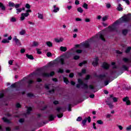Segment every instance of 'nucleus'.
<instances>
[{"instance_id":"09e8293b","label":"nucleus","mask_w":131,"mask_h":131,"mask_svg":"<svg viewBox=\"0 0 131 131\" xmlns=\"http://www.w3.org/2000/svg\"><path fill=\"white\" fill-rule=\"evenodd\" d=\"M45 88L49 90V89H50V88H51V85H48V84H45Z\"/></svg>"},{"instance_id":"8fccbe9b","label":"nucleus","mask_w":131,"mask_h":131,"mask_svg":"<svg viewBox=\"0 0 131 131\" xmlns=\"http://www.w3.org/2000/svg\"><path fill=\"white\" fill-rule=\"evenodd\" d=\"M58 72V73H63V72H64V70L63 69H59Z\"/></svg>"},{"instance_id":"e433bc0d","label":"nucleus","mask_w":131,"mask_h":131,"mask_svg":"<svg viewBox=\"0 0 131 131\" xmlns=\"http://www.w3.org/2000/svg\"><path fill=\"white\" fill-rule=\"evenodd\" d=\"M4 122H7V123H9L10 122V121L7 119V118H3Z\"/></svg>"},{"instance_id":"5fc2aeb1","label":"nucleus","mask_w":131,"mask_h":131,"mask_svg":"<svg viewBox=\"0 0 131 131\" xmlns=\"http://www.w3.org/2000/svg\"><path fill=\"white\" fill-rule=\"evenodd\" d=\"M28 97H29V98H31L32 97H33V94H31V93H28L27 95Z\"/></svg>"},{"instance_id":"37998d69","label":"nucleus","mask_w":131,"mask_h":131,"mask_svg":"<svg viewBox=\"0 0 131 131\" xmlns=\"http://www.w3.org/2000/svg\"><path fill=\"white\" fill-rule=\"evenodd\" d=\"M62 108L61 107H57V108H56V111H57V112H58V113H59V112H60V111H62Z\"/></svg>"},{"instance_id":"c85d7f7f","label":"nucleus","mask_w":131,"mask_h":131,"mask_svg":"<svg viewBox=\"0 0 131 131\" xmlns=\"http://www.w3.org/2000/svg\"><path fill=\"white\" fill-rule=\"evenodd\" d=\"M77 11L78 12H79V13H81L83 12V10L82 9V8H81V7L78 8Z\"/></svg>"},{"instance_id":"20e7f679","label":"nucleus","mask_w":131,"mask_h":131,"mask_svg":"<svg viewBox=\"0 0 131 131\" xmlns=\"http://www.w3.org/2000/svg\"><path fill=\"white\" fill-rule=\"evenodd\" d=\"M58 63H60L61 65H64V58H63V57L60 56V57L56 58L55 61L52 62H50L49 65L51 66V65H53V64H58Z\"/></svg>"},{"instance_id":"5701e85b","label":"nucleus","mask_w":131,"mask_h":131,"mask_svg":"<svg viewBox=\"0 0 131 131\" xmlns=\"http://www.w3.org/2000/svg\"><path fill=\"white\" fill-rule=\"evenodd\" d=\"M46 45L49 47H53V43H52L51 41L46 42Z\"/></svg>"},{"instance_id":"0e129e2a","label":"nucleus","mask_w":131,"mask_h":131,"mask_svg":"<svg viewBox=\"0 0 131 131\" xmlns=\"http://www.w3.org/2000/svg\"><path fill=\"white\" fill-rule=\"evenodd\" d=\"M93 128L94 129H97V127H96V123H93Z\"/></svg>"},{"instance_id":"39448f33","label":"nucleus","mask_w":131,"mask_h":131,"mask_svg":"<svg viewBox=\"0 0 131 131\" xmlns=\"http://www.w3.org/2000/svg\"><path fill=\"white\" fill-rule=\"evenodd\" d=\"M78 82H79V83L77 84V88H78V89H79V88H80V85H82L83 89L88 90L89 86H88V84H86V83H84L83 81H82V80H81V79H78Z\"/></svg>"},{"instance_id":"c756f323","label":"nucleus","mask_w":131,"mask_h":131,"mask_svg":"<svg viewBox=\"0 0 131 131\" xmlns=\"http://www.w3.org/2000/svg\"><path fill=\"white\" fill-rule=\"evenodd\" d=\"M38 18L42 20L43 19V15L42 14L38 13Z\"/></svg>"},{"instance_id":"4be33fe9","label":"nucleus","mask_w":131,"mask_h":131,"mask_svg":"<svg viewBox=\"0 0 131 131\" xmlns=\"http://www.w3.org/2000/svg\"><path fill=\"white\" fill-rule=\"evenodd\" d=\"M60 51H61V52H66V51H67V48L64 47H61Z\"/></svg>"},{"instance_id":"423d86ee","label":"nucleus","mask_w":131,"mask_h":131,"mask_svg":"<svg viewBox=\"0 0 131 131\" xmlns=\"http://www.w3.org/2000/svg\"><path fill=\"white\" fill-rule=\"evenodd\" d=\"M55 74L54 72H51L50 74L47 73H43L41 74L40 75V76H42V77H49V76H53Z\"/></svg>"},{"instance_id":"cd10ccee","label":"nucleus","mask_w":131,"mask_h":131,"mask_svg":"<svg viewBox=\"0 0 131 131\" xmlns=\"http://www.w3.org/2000/svg\"><path fill=\"white\" fill-rule=\"evenodd\" d=\"M18 84H19L18 82L15 83L14 84H12L11 85V88H16L17 86V85H18Z\"/></svg>"},{"instance_id":"58836bf2","label":"nucleus","mask_w":131,"mask_h":131,"mask_svg":"<svg viewBox=\"0 0 131 131\" xmlns=\"http://www.w3.org/2000/svg\"><path fill=\"white\" fill-rule=\"evenodd\" d=\"M126 130H127V131L131 130V125H130L126 127Z\"/></svg>"},{"instance_id":"e2e57ef3","label":"nucleus","mask_w":131,"mask_h":131,"mask_svg":"<svg viewBox=\"0 0 131 131\" xmlns=\"http://www.w3.org/2000/svg\"><path fill=\"white\" fill-rule=\"evenodd\" d=\"M20 107H21V104L19 103H16V107L20 108Z\"/></svg>"},{"instance_id":"2eb2a0df","label":"nucleus","mask_w":131,"mask_h":131,"mask_svg":"<svg viewBox=\"0 0 131 131\" xmlns=\"http://www.w3.org/2000/svg\"><path fill=\"white\" fill-rule=\"evenodd\" d=\"M123 61L125 63H129L130 62V59H128L127 58L124 57V58H123Z\"/></svg>"},{"instance_id":"774afa93","label":"nucleus","mask_w":131,"mask_h":131,"mask_svg":"<svg viewBox=\"0 0 131 131\" xmlns=\"http://www.w3.org/2000/svg\"><path fill=\"white\" fill-rule=\"evenodd\" d=\"M81 119H82L81 117H79L77 119V121H81Z\"/></svg>"},{"instance_id":"7ed1b4c3","label":"nucleus","mask_w":131,"mask_h":131,"mask_svg":"<svg viewBox=\"0 0 131 131\" xmlns=\"http://www.w3.org/2000/svg\"><path fill=\"white\" fill-rule=\"evenodd\" d=\"M25 7L26 9H28V10L26 11V13H21V16L20 17V21H24L26 17H28L30 15L29 13H31L32 12L31 10L29 9H30V5H29V4H26Z\"/></svg>"},{"instance_id":"864d4df0","label":"nucleus","mask_w":131,"mask_h":131,"mask_svg":"<svg viewBox=\"0 0 131 131\" xmlns=\"http://www.w3.org/2000/svg\"><path fill=\"white\" fill-rule=\"evenodd\" d=\"M76 52V53H77V54H81V53L82 52V50H77Z\"/></svg>"},{"instance_id":"9d476101","label":"nucleus","mask_w":131,"mask_h":131,"mask_svg":"<svg viewBox=\"0 0 131 131\" xmlns=\"http://www.w3.org/2000/svg\"><path fill=\"white\" fill-rule=\"evenodd\" d=\"M88 121V122H91V117H88V118H85L84 120L82 121V124L83 125H85V123H86V121Z\"/></svg>"},{"instance_id":"2f4dec72","label":"nucleus","mask_w":131,"mask_h":131,"mask_svg":"<svg viewBox=\"0 0 131 131\" xmlns=\"http://www.w3.org/2000/svg\"><path fill=\"white\" fill-rule=\"evenodd\" d=\"M32 110V108L31 107H28V110L27 112V114H29L30 113V112Z\"/></svg>"},{"instance_id":"7c9ffc66","label":"nucleus","mask_w":131,"mask_h":131,"mask_svg":"<svg viewBox=\"0 0 131 131\" xmlns=\"http://www.w3.org/2000/svg\"><path fill=\"white\" fill-rule=\"evenodd\" d=\"M16 21H17V19L14 17L10 18V22H16Z\"/></svg>"},{"instance_id":"79ce46f5","label":"nucleus","mask_w":131,"mask_h":131,"mask_svg":"<svg viewBox=\"0 0 131 131\" xmlns=\"http://www.w3.org/2000/svg\"><path fill=\"white\" fill-rule=\"evenodd\" d=\"M9 7H15V4L13 2H9Z\"/></svg>"},{"instance_id":"c03bdc74","label":"nucleus","mask_w":131,"mask_h":131,"mask_svg":"<svg viewBox=\"0 0 131 131\" xmlns=\"http://www.w3.org/2000/svg\"><path fill=\"white\" fill-rule=\"evenodd\" d=\"M130 50H131V47H129L127 48V49L126 50L125 52L126 53H129V52H130Z\"/></svg>"},{"instance_id":"69168bd1","label":"nucleus","mask_w":131,"mask_h":131,"mask_svg":"<svg viewBox=\"0 0 131 131\" xmlns=\"http://www.w3.org/2000/svg\"><path fill=\"white\" fill-rule=\"evenodd\" d=\"M37 53L39 55H40V54H41V51H40V50H39V49H37Z\"/></svg>"},{"instance_id":"9b49d317","label":"nucleus","mask_w":131,"mask_h":131,"mask_svg":"<svg viewBox=\"0 0 131 131\" xmlns=\"http://www.w3.org/2000/svg\"><path fill=\"white\" fill-rule=\"evenodd\" d=\"M60 9L59 8V7H57L56 5H54L53 7V11L52 12L53 13H58V12H59Z\"/></svg>"},{"instance_id":"a211bd4d","label":"nucleus","mask_w":131,"mask_h":131,"mask_svg":"<svg viewBox=\"0 0 131 131\" xmlns=\"http://www.w3.org/2000/svg\"><path fill=\"white\" fill-rule=\"evenodd\" d=\"M26 57L28 58V59H30V60H33L34 59L32 55H29L28 54H26Z\"/></svg>"},{"instance_id":"49530a36","label":"nucleus","mask_w":131,"mask_h":131,"mask_svg":"<svg viewBox=\"0 0 131 131\" xmlns=\"http://www.w3.org/2000/svg\"><path fill=\"white\" fill-rule=\"evenodd\" d=\"M14 7L16 9H19V8H20V4H14Z\"/></svg>"},{"instance_id":"dca6fc26","label":"nucleus","mask_w":131,"mask_h":131,"mask_svg":"<svg viewBox=\"0 0 131 131\" xmlns=\"http://www.w3.org/2000/svg\"><path fill=\"white\" fill-rule=\"evenodd\" d=\"M106 105H108L109 108H110L111 109H112V108H114V105H113L111 102H107L106 103Z\"/></svg>"},{"instance_id":"b1692460","label":"nucleus","mask_w":131,"mask_h":131,"mask_svg":"<svg viewBox=\"0 0 131 131\" xmlns=\"http://www.w3.org/2000/svg\"><path fill=\"white\" fill-rule=\"evenodd\" d=\"M122 68H123V69H124V70H126V71H128V67H127V66L123 65V66H122Z\"/></svg>"},{"instance_id":"3c124183","label":"nucleus","mask_w":131,"mask_h":131,"mask_svg":"<svg viewBox=\"0 0 131 131\" xmlns=\"http://www.w3.org/2000/svg\"><path fill=\"white\" fill-rule=\"evenodd\" d=\"M13 62H14V60H10L9 61L8 63H9V65H12Z\"/></svg>"},{"instance_id":"338daca9","label":"nucleus","mask_w":131,"mask_h":131,"mask_svg":"<svg viewBox=\"0 0 131 131\" xmlns=\"http://www.w3.org/2000/svg\"><path fill=\"white\" fill-rule=\"evenodd\" d=\"M74 76V74L73 73H70L69 75V77L72 78Z\"/></svg>"},{"instance_id":"ea45409f","label":"nucleus","mask_w":131,"mask_h":131,"mask_svg":"<svg viewBox=\"0 0 131 131\" xmlns=\"http://www.w3.org/2000/svg\"><path fill=\"white\" fill-rule=\"evenodd\" d=\"M57 117L58 118H62L63 117V114L62 113H59L57 114Z\"/></svg>"},{"instance_id":"473e14b6","label":"nucleus","mask_w":131,"mask_h":131,"mask_svg":"<svg viewBox=\"0 0 131 131\" xmlns=\"http://www.w3.org/2000/svg\"><path fill=\"white\" fill-rule=\"evenodd\" d=\"M106 20H108V16H105L103 17H102V21H103V22L106 21Z\"/></svg>"},{"instance_id":"a878e982","label":"nucleus","mask_w":131,"mask_h":131,"mask_svg":"<svg viewBox=\"0 0 131 131\" xmlns=\"http://www.w3.org/2000/svg\"><path fill=\"white\" fill-rule=\"evenodd\" d=\"M117 9H118V11H122V10L123 9L122 7H121V4H119Z\"/></svg>"},{"instance_id":"de8ad7c7","label":"nucleus","mask_w":131,"mask_h":131,"mask_svg":"<svg viewBox=\"0 0 131 131\" xmlns=\"http://www.w3.org/2000/svg\"><path fill=\"white\" fill-rule=\"evenodd\" d=\"M112 99H113L114 102H116L118 101V99L116 97H113Z\"/></svg>"},{"instance_id":"680f3d73","label":"nucleus","mask_w":131,"mask_h":131,"mask_svg":"<svg viewBox=\"0 0 131 131\" xmlns=\"http://www.w3.org/2000/svg\"><path fill=\"white\" fill-rule=\"evenodd\" d=\"M106 7V8H107V9H109L111 7V5H110V4H107Z\"/></svg>"},{"instance_id":"ddd939ff","label":"nucleus","mask_w":131,"mask_h":131,"mask_svg":"<svg viewBox=\"0 0 131 131\" xmlns=\"http://www.w3.org/2000/svg\"><path fill=\"white\" fill-rule=\"evenodd\" d=\"M98 61H99V59L98 58H94L92 63V64L93 66H97L98 65Z\"/></svg>"},{"instance_id":"13d9d810","label":"nucleus","mask_w":131,"mask_h":131,"mask_svg":"<svg viewBox=\"0 0 131 131\" xmlns=\"http://www.w3.org/2000/svg\"><path fill=\"white\" fill-rule=\"evenodd\" d=\"M111 81H104V84L105 85H108V84H109V82H110Z\"/></svg>"},{"instance_id":"6ab92c4d","label":"nucleus","mask_w":131,"mask_h":131,"mask_svg":"<svg viewBox=\"0 0 131 131\" xmlns=\"http://www.w3.org/2000/svg\"><path fill=\"white\" fill-rule=\"evenodd\" d=\"M0 8L2 11H5L6 10V7L5 6H4V4L3 3H0Z\"/></svg>"},{"instance_id":"412c9836","label":"nucleus","mask_w":131,"mask_h":131,"mask_svg":"<svg viewBox=\"0 0 131 131\" xmlns=\"http://www.w3.org/2000/svg\"><path fill=\"white\" fill-rule=\"evenodd\" d=\"M25 33H26L25 30H21V31L19 32L20 35H24Z\"/></svg>"},{"instance_id":"f257e3e1","label":"nucleus","mask_w":131,"mask_h":131,"mask_svg":"<svg viewBox=\"0 0 131 131\" xmlns=\"http://www.w3.org/2000/svg\"><path fill=\"white\" fill-rule=\"evenodd\" d=\"M104 32L105 31H102L101 32H99L96 36H95L91 38L90 40L88 41H85V42H83L81 43V45H76L75 46L76 48H89L90 47V43L92 42V41H96L98 38H100L103 41H105V38H104Z\"/></svg>"},{"instance_id":"6e6552de","label":"nucleus","mask_w":131,"mask_h":131,"mask_svg":"<svg viewBox=\"0 0 131 131\" xmlns=\"http://www.w3.org/2000/svg\"><path fill=\"white\" fill-rule=\"evenodd\" d=\"M13 41H14L15 43L19 47H20V46H22V44L21 43V41H20V40L17 38V36H15L14 37L13 39Z\"/></svg>"},{"instance_id":"0eeeda50","label":"nucleus","mask_w":131,"mask_h":131,"mask_svg":"<svg viewBox=\"0 0 131 131\" xmlns=\"http://www.w3.org/2000/svg\"><path fill=\"white\" fill-rule=\"evenodd\" d=\"M123 102H126V105L127 106H130L131 105V102L130 100H129V98L127 96L124 97L122 99Z\"/></svg>"},{"instance_id":"a19ab883","label":"nucleus","mask_w":131,"mask_h":131,"mask_svg":"<svg viewBox=\"0 0 131 131\" xmlns=\"http://www.w3.org/2000/svg\"><path fill=\"white\" fill-rule=\"evenodd\" d=\"M88 4H86V3H84V4L83 5L82 7L83 8H84V9H86V10H88Z\"/></svg>"},{"instance_id":"aec40b11","label":"nucleus","mask_w":131,"mask_h":131,"mask_svg":"<svg viewBox=\"0 0 131 131\" xmlns=\"http://www.w3.org/2000/svg\"><path fill=\"white\" fill-rule=\"evenodd\" d=\"M86 72L85 69L82 70V72L81 73H78V75L79 76H82L83 74H84Z\"/></svg>"},{"instance_id":"4468645a","label":"nucleus","mask_w":131,"mask_h":131,"mask_svg":"<svg viewBox=\"0 0 131 131\" xmlns=\"http://www.w3.org/2000/svg\"><path fill=\"white\" fill-rule=\"evenodd\" d=\"M110 65L108 64V63L106 62H104L102 66V68H104V69H108L110 67Z\"/></svg>"},{"instance_id":"6e6d98bb","label":"nucleus","mask_w":131,"mask_h":131,"mask_svg":"<svg viewBox=\"0 0 131 131\" xmlns=\"http://www.w3.org/2000/svg\"><path fill=\"white\" fill-rule=\"evenodd\" d=\"M123 2H125L127 5H129V0H122Z\"/></svg>"},{"instance_id":"393cba45","label":"nucleus","mask_w":131,"mask_h":131,"mask_svg":"<svg viewBox=\"0 0 131 131\" xmlns=\"http://www.w3.org/2000/svg\"><path fill=\"white\" fill-rule=\"evenodd\" d=\"M63 81L66 83V84H68V83H69V81L67 78L63 77Z\"/></svg>"},{"instance_id":"f03ea898","label":"nucleus","mask_w":131,"mask_h":131,"mask_svg":"<svg viewBox=\"0 0 131 131\" xmlns=\"http://www.w3.org/2000/svg\"><path fill=\"white\" fill-rule=\"evenodd\" d=\"M131 19V13L127 15H125L119 19V20H117L115 23L112 26L108 27V31H114L116 29V25L120 23H124V22H128Z\"/></svg>"},{"instance_id":"f704fd0d","label":"nucleus","mask_w":131,"mask_h":131,"mask_svg":"<svg viewBox=\"0 0 131 131\" xmlns=\"http://www.w3.org/2000/svg\"><path fill=\"white\" fill-rule=\"evenodd\" d=\"M84 64H86V61H84L82 62H80L79 64V66H80V67H81V66H82V65H84Z\"/></svg>"},{"instance_id":"1a4fd4ad","label":"nucleus","mask_w":131,"mask_h":131,"mask_svg":"<svg viewBox=\"0 0 131 131\" xmlns=\"http://www.w3.org/2000/svg\"><path fill=\"white\" fill-rule=\"evenodd\" d=\"M10 40H12V36H9L8 39H3L2 41V43H9Z\"/></svg>"},{"instance_id":"4c0bfd02","label":"nucleus","mask_w":131,"mask_h":131,"mask_svg":"<svg viewBox=\"0 0 131 131\" xmlns=\"http://www.w3.org/2000/svg\"><path fill=\"white\" fill-rule=\"evenodd\" d=\"M122 34H123V35H126V34H127V30H123L122 31Z\"/></svg>"},{"instance_id":"72a5a7b5","label":"nucleus","mask_w":131,"mask_h":131,"mask_svg":"<svg viewBox=\"0 0 131 131\" xmlns=\"http://www.w3.org/2000/svg\"><path fill=\"white\" fill-rule=\"evenodd\" d=\"M38 42H36V41H34L33 42V47H37L38 46Z\"/></svg>"},{"instance_id":"bb28decb","label":"nucleus","mask_w":131,"mask_h":131,"mask_svg":"<svg viewBox=\"0 0 131 131\" xmlns=\"http://www.w3.org/2000/svg\"><path fill=\"white\" fill-rule=\"evenodd\" d=\"M22 12V8H17L16 9V14H19Z\"/></svg>"},{"instance_id":"f8f14e48","label":"nucleus","mask_w":131,"mask_h":131,"mask_svg":"<svg viewBox=\"0 0 131 131\" xmlns=\"http://www.w3.org/2000/svg\"><path fill=\"white\" fill-rule=\"evenodd\" d=\"M98 77L100 79H109V77L105 75H100Z\"/></svg>"},{"instance_id":"052dcab7","label":"nucleus","mask_w":131,"mask_h":131,"mask_svg":"<svg viewBox=\"0 0 131 131\" xmlns=\"http://www.w3.org/2000/svg\"><path fill=\"white\" fill-rule=\"evenodd\" d=\"M47 57H51L52 56V53L51 52H48L47 54Z\"/></svg>"},{"instance_id":"4d7b16f0","label":"nucleus","mask_w":131,"mask_h":131,"mask_svg":"<svg viewBox=\"0 0 131 131\" xmlns=\"http://www.w3.org/2000/svg\"><path fill=\"white\" fill-rule=\"evenodd\" d=\"M118 127L119 128L120 130H122V129H123V127H122V126L121 125H118Z\"/></svg>"},{"instance_id":"f3484780","label":"nucleus","mask_w":131,"mask_h":131,"mask_svg":"<svg viewBox=\"0 0 131 131\" xmlns=\"http://www.w3.org/2000/svg\"><path fill=\"white\" fill-rule=\"evenodd\" d=\"M49 120L50 121H53L55 119V116L53 115H50L49 116Z\"/></svg>"},{"instance_id":"c9c22d12","label":"nucleus","mask_w":131,"mask_h":131,"mask_svg":"<svg viewBox=\"0 0 131 131\" xmlns=\"http://www.w3.org/2000/svg\"><path fill=\"white\" fill-rule=\"evenodd\" d=\"M97 123H98V124H103L104 122H103V121L101 120H97Z\"/></svg>"},{"instance_id":"603ef678","label":"nucleus","mask_w":131,"mask_h":131,"mask_svg":"<svg viewBox=\"0 0 131 131\" xmlns=\"http://www.w3.org/2000/svg\"><path fill=\"white\" fill-rule=\"evenodd\" d=\"M74 60H78L79 59V56L78 55H76L74 57Z\"/></svg>"},{"instance_id":"a18cd8bd","label":"nucleus","mask_w":131,"mask_h":131,"mask_svg":"<svg viewBox=\"0 0 131 131\" xmlns=\"http://www.w3.org/2000/svg\"><path fill=\"white\" fill-rule=\"evenodd\" d=\"M112 65L113 66V69H116V66H115V62H112Z\"/></svg>"},{"instance_id":"bf43d9fd","label":"nucleus","mask_w":131,"mask_h":131,"mask_svg":"<svg viewBox=\"0 0 131 131\" xmlns=\"http://www.w3.org/2000/svg\"><path fill=\"white\" fill-rule=\"evenodd\" d=\"M20 53H21V54H24V53H25V49H21L20 50Z\"/></svg>"}]
</instances>
